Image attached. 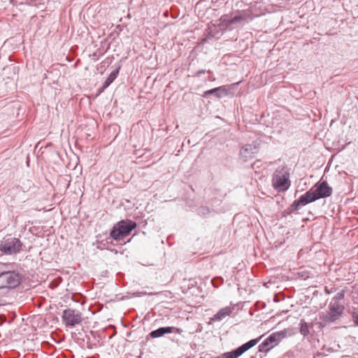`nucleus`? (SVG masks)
Returning a JSON list of instances; mask_svg holds the SVG:
<instances>
[{
	"instance_id": "15",
	"label": "nucleus",
	"mask_w": 358,
	"mask_h": 358,
	"mask_svg": "<svg viewBox=\"0 0 358 358\" xmlns=\"http://www.w3.org/2000/svg\"><path fill=\"white\" fill-rule=\"evenodd\" d=\"M217 34H218V31L215 25L209 27L206 29V33L204 34L203 38L201 39L202 43H208V41L212 40Z\"/></svg>"
},
{
	"instance_id": "14",
	"label": "nucleus",
	"mask_w": 358,
	"mask_h": 358,
	"mask_svg": "<svg viewBox=\"0 0 358 358\" xmlns=\"http://www.w3.org/2000/svg\"><path fill=\"white\" fill-rule=\"evenodd\" d=\"M232 312V308L229 306L221 308L214 316L211 318L213 321H221L227 316L229 315Z\"/></svg>"
},
{
	"instance_id": "10",
	"label": "nucleus",
	"mask_w": 358,
	"mask_h": 358,
	"mask_svg": "<svg viewBox=\"0 0 358 358\" xmlns=\"http://www.w3.org/2000/svg\"><path fill=\"white\" fill-rule=\"evenodd\" d=\"M261 338L259 337L257 339H252L247 343L243 344L240 347L237 348L236 349L225 352L222 355V358H238L241 355H243L245 352L255 346L259 341V340Z\"/></svg>"
},
{
	"instance_id": "19",
	"label": "nucleus",
	"mask_w": 358,
	"mask_h": 358,
	"mask_svg": "<svg viewBox=\"0 0 358 358\" xmlns=\"http://www.w3.org/2000/svg\"><path fill=\"white\" fill-rule=\"evenodd\" d=\"M148 337H151L152 338H157V329L155 330H153L152 331L150 334L148 335ZM150 341H149V338H147V341H146V343H145V345H150Z\"/></svg>"
},
{
	"instance_id": "9",
	"label": "nucleus",
	"mask_w": 358,
	"mask_h": 358,
	"mask_svg": "<svg viewBox=\"0 0 358 358\" xmlns=\"http://www.w3.org/2000/svg\"><path fill=\"white\" fill-rule=\"evenodd\" d=\"M62 320L66 327H74L81 323L83 318L80 311L68 308L63 311Z\"/></svg>"
},
{
	"instance_id": "21",
	"label": "nucleus",
	"mask_w": 358,
	"mask_h": 358,
	"mask_svg": "<svg viewBox=\"0 0 358 358\" xmlns=\"http://www.w3.org/2000/svg\"><path fill=\"white\" fill-rule=\"evenodd\" d=\"M206 72H207V73H211V71H210V70H208V71H206V70H200V71H199L196 73V75L197 76H199L200 74H201V73H206Z\"/></svg>"
},
{
	"instance_id": "25",
	"label": "nucleus",
	"mask_w": 358,
	"mask_h": 358,
	"mask_svg": "<svg viewBox=\"0 0 358 358\" xmlns=\"http://www.w3.org/2000/svg\"><path fill=\"white\" fill-rule=\"evenodd\" d=\"M157 80V78H155L153 81L155 82Z\"/></svg>"
},
{
	"instance_id": "17",
	"label": "nucleus",
	"mask_w": 358,
	"mask_h": 358,
	"mask_svg": "<svg viewBox=\"0 0 358 358\" xmlns=\"http://www.w3.org/2000/svg\"><path fill=\"white\" fill-rule=\"evenodd\" d=\"M300 333L303 336H307L310 333L308 324L305 322L304 320H301L300 322Z\"/></svg>"
},
{
	"instance_id": "8",
	"label": "nucleus",
	"mask_w": 358,
	"mask_h": 358,
	"mask_svg": "<svg viewBox=\"0 0 358 358\" xmlns=\"http://www.w3.org/2000/svg\"><path fill=\"white\" fill-rule=\"evenodd\" d=\"M343 310V306L336 302H331L329 306V311L320 318L325 324L334 322L341 316Z\"/></svg>"
},
{
	"instance_id": "7",
	"label": "nucleus",
	"mask_w": 358,
	"mask_h": 358,
	"mask_svg": "<svg viewBox=\"0 0 358 358\" xmlns=\"http://www.w3.org/2000/svg\"><path fill=\"white\" fill-rule=\"evenodd\" d=\"M250 17V15L245 11L236 12L235 14L231 15H224L220 19L219 26L227 29L231 24H240L243 21L247 20Z\"/></svg>"
},
{
	"instance_id": "5",
	"label": "nucleus",
	"mask_w": 358,
	"mask_h": 358,
	"mask_svg": "<svg viewBox=\"0 0 358 358\" xmlns=\"http://www.w3.org/2000/svg\"><path fill=\"white\" fill-rule=\"evenodd\" d=\"M290 329H285L282 331L271 334L259 345V351L266 352L269 351L271 349L278 345L282 339L287 336H290Z\"/></svg>"
},
{
	"instance_id": "24",
	"label": "nucleus",
	"mask_w": 358,
	"mask_h": 358,
	"mask_svg": "<svg viewBox=\"0 0 358 358\" xmlns=\"http://www.w3.org/2000/svg\"><path fill=\"white\" fill-rule=\"evenodd\" d=\"M208 80H210V81H214L215 80V78L214 77H213V76H210L208 78Z\"/></svg>"
},
{
	"instance_id": "13",
	"label": "nucleus",
	"mask_w": 358,
	"mask_h": 358,
	"mask_svg": "<svg viewBox=\"0 0 358 358\" xmlns=\"http://www.w3.org/2000/svg\"><path fill=\"white\" fill-rule=\"evenodd\" d=\"M215 94L217 98H221L223 95L227 94V90L224 86H220L209 90L206 91L203 93V96L207 97L209 95Z\"/></svg>"
},
{
	"instance_id": "12",
	"label": "nucleus",
	"mask_w": 358,
	"mask_h": 358,
	"mask_svg": "<svg viewBox=\"0 0 358 358\" xmlns=\"http://www.w3.org/2000/svg\"><path fill=\"white\" fill-rule=\"evenodd\" d=\"M120 66H117L114 69L106 78L103 86L99 89V92H103L109 85L116 79L120 72Z\"/></svg>"
},
{
	"instance_id": "23",
	"label": "nucleus",
	"mask_w": 358,
	"mask_h": 358,
	"mask_svg": "<svg viewBox=\"0 0 358 358\" xmlns=\"http://www.w3.org/2000/svg\"><path fill=\"white\" fill-rule=\"evenodd\" d=\"M164 295H165V294L164 292H158V294H157L158 299H162Z\"/></svg>"
},
{
	"instance_id": "26",
	"label": "nucleus",
	"mask_w": 358,
	"mask_h": 358,
	"mask_svg": "<svg viewBox=\"0 0 358 358\" xmlns=\"http://www.w3.org/2000/svg\"><path fill=\"white\" fill-rule=\"evenodd\" d=\"M217 358H219V357H217Z\"/></svg>"
},
{
	"instance_id": "11",
	"label": "nucleus",
	"mask_w": 358,
	"mask_h": 358,
	"mask_svg": "<svg viewBox=\"0 0 358 358\" xmlns=\"http://www.w3.org/2000/svg\"><path fill=\"white\" fill-rule=\"evenodd\" d=\"M259 144L257 142L245 145L240 150V157L244 162L254 157L255 155L259 152Z\"/></svg>"
},
{
	"instance_id": "1",
	"label": "nucleus",
	"mask_w": 358,
	"mask_h": 358,
	"mask_svg": "<svg viewBox=\"0 0 358 358\" xmlns=\"http://www.w3.org/2000/svg\"><path fill=\"white\" fill-rule=\"evenodd\" d=\"M333 189L327 181L317 182L310 189L295 200L287 208L289 213H292L320 199L327 198L332 194Z\"/></svg>"
},
{
	"instance_id": "16",
	"label": "nucleus",
	"mask_w": 358,
	"mask_h": 358,
	"mask_svg": "<svg viewBox=\"0 0 358 358\" xmlns=\"http://www.w3.org/2000/svg\"><path fill=\"white\" fill-rule=\"evenodd\" d=\"M176 329L175 327H160L158 328V337L163 336L164 334H171L173 332V331Z\"/></svg>"
},
{
	"instance_id": "6",
	"label": "nucleus",
	"mask_w": 358,
	"mask_h": 358,
	"mask_svg": "<svg viewBox=\"0 0 358 358\" xmlns=\"http://www.w3.org/2000/svg\"><path fill=\"white\" fill-rule=\"evenodd\" d=\"M22 245L19 238L7 235L0 243V251L7 255H16L22 250Z\"/></svg>"
},
{
	"instance_id": "2",
	"label": "nucleus",
	"mask_w": 358,
	"mask_h": 358,
	"mask_svg": "<svg viewBox=\"0 0 358 358\" xmlns=\"http://www.w3.org/2000/svg\"><path fill=\"white\" fill-rule=\"evenodd\" d=\"M13 265L10 264H0V270L2 271L0 273V282L2 283L3 287L9 289H14L17 287L21 282L22 275L14 270H3V268L13 267Z\"/></svg>"
},
{
	"instance_id": "3",
	"label": "nucleus",
	"mask_w": 358,
	"mask_h": 358,
	"mask_svg": "<svg viewBox=\"0 0 358 358\" xmlns=\"http://www.w3.org/2000/svg\"><path fill=\"white\" fill-rule=\"evenodd\" d=\"M291 185L289 172L286 167H278L272 176V186L278 192L287 191Z\"/></svg>"
},
{
	"instance_id": "4",
	"label": "nucleus",
	"mask_w": 358,
	"mask_h": 358,
	"mask_svg": "<svg viewBox=\"0 0 358 358\" xmlns=\"http://www.w3.org/2000/svg\"><path fill=\"white\" fill-rule=\"evenodd\" d=\"M137 227L136 222L131 220H122L116 223L110 231V236L115 241H120L129 236Z\"/></svg>"
},
{
	"instance_id": "22",
	"label": "nucleus",
	"mask_w": 358,
	"mask_h": 358,
	"mask_svg": "<svg viewBox=\"0 0 358 358\" xmlns=\"http://www.w3.org/2000/svg\"><path fill=\"white\" fill-rule=\"evenodd\" d=\"M200 213H203V214H205L206 212H208V210L204 207H202L200 208Z\"/></svg>"
},
{
	"instance_id": "20",
	"label": "nucleus",
	"mask_w": 358,
	"mask_h": 358,
	"mask_svg": "<svg viewBox=\"0 0 358 358\" xmlns=\"http://www.w3.org/2000/svg\"><path fill=\"white\" fill-rule=\"evenodd\" d=\"M352 320L358 326V313H353Z\"/></svg>"
},
{
	"instance_id": "18",
	"label": "nucleus",
	"mask_w": 358,
	"mask_h": 358,
	"mask_svg": "<svg viewBox=\"0 0 358 358\" xmlns=\"http://www.w3.org/2000/svg\"><path fill=\"white\" fill-rule=\"evenodd\" d=\"M345 296V291L342 290L340 292H338L334 298L333 301H335L336 303H337L338 301L342 300Z\"/></svg>"
}]
</instances>
